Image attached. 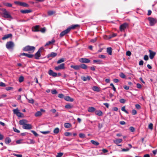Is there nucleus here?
Here are the masks:
<instances>
[{
  "label": "nucleus",
  "instance_id": "1",
  "mask_svg": "<svg viewBox=\"0 0 157 157\" xmlns=\"http://www.w3.org/2000/svg\"><path fill=\"white\" fill-rule=\"evenodd\" d=\"M28 121L27 120L23 119L20 120L19 124L20 125H23L22 128L25 129H31L32 128V126L31 124H27Z\"/></svg>",
  "mask_w": 157,
  "mask_h": 157
},
{
  "label": "nucleus",
  "instance_id": "2",
  "mask_svg": "<svg viewBox=\"0 0 157 157\" xmlns=\"http://www.w3.org/2000/svg\"><path fill=\"white\" fill-rule=\"evenodd\" d=\"M35 48L34 46L28 45L23 48V50L25 51L28 52L29 53H33L34 51Z\"/></svg>",
  "mask_w": 157,
  "mask_h": 157
},
{
  "label": "nucleus",
  "instance_id": "3",
  "mask_svg": "<svg viewBox=\"0 0 157 157\" xmlns=\"http://www.w3.org/2000/svg\"><path fill=\"white\" fill-rule=\"evenodd\" d=\"M2 10L3 12V13L2 14L3 17L6 18H10L11 17V16L9 13V12L6 10V9H2Z\"/></svg>",
  "mask_w": 157,
  "mask_h": 157
},
{
  "label": "nucleus",
  "instance_id": "4",
  "mask_svg": "<svg viewBox=\"0 0 157 157\" xmlns=\"http://www.w3.org/2000/svg\"><path fill=\"white\" fill-rule=\"evenodd\" d=\"M14 46V44L13 42H8L6 44V47L7 49H11L13 48Z\"/></svg>",
  "mask_w": 157,
  "mask_h": 157
},
{
  "label": "nucleus",
  "instance_id": "5",
  "mask_svg": "<svg viewBox=\"0 0 157 157\" xmlns=\"http://www.w3.org/2000/svg\"><path fill=\"white\" fill-rule=\"evenodd\" d=\"M71 29L68 28L66 30L63 31L60 34L59 36L60 37H62L64 36L66 34H67L70 31Z\"/></svg>",
  "mask_w": 157,
  "mask_h": 157
},
{
  "label": "nucleus",
  "instance_id": "6",
  "mask_svg": "<svg viewBox=\"0 0 157 157\" xmlns=\"http://www.w3.org/2000/svg\"><path fill=\"white\" fill-rule=\"evenodd\" d=\"M148 19L151 26L154 25L156 23V20L153 18L149 17Z\"/></svg>",
  "mask_w": 157,
  "mask_h": 157
},
{
  "label": "nucleus",
  "instance_id": "7",
  "mask_svg": "<svg viewBox=\"0 0 157 157\" xmlns=\"http://www.w3.org/2000/svg\"><path fill=\"white\" fill-rule=\"evenodd\" d=\"M54 68L56 71L63 69L65 68V64L64 63H62L58 66L55 67Z\"/></svg>",
  "mask_w": 157,
  "mask_h": 157
},
{
  "label": "nucleus",
  "instance_id": "8",
  "mask_svg": "<svg viewBox=\"0 0 157 157\" xmlns=\"http://www.w3.org/2000/svg\"><path fill=\"white\" fill-rule=\"evenodd\" d=\"M128 24L126 23H125L121 25L120 26V29L121 31H123L128 27Z\"/></svg>",
  "mask_w": 157,
  "mask_h": 157
},
{
  "label": "nucleus",
  "instance_id": "9",
  "mask_svg": "<svg viewBox=\"0 0 157 157\" xmlns=\"http://www.w3.org/2000/svg\"><path fill=\"white\" fill-rule=\"evenodd\" d=\"M43 48H40L37 52L35 55V58L36 59H39L40 56V52L41 50Z\"/></svg>",
  "mask_w": 157,
  "mask_h": 157
},
{
  "label": "nucleus",
  "instance_id": "10",
  "mask_svg": "<svg viewBox=\"0 0 157 157\" xmlns=\"http://www.w3.org/2000/svg\"><path fill=\"white\" fill-rule=\"evenodd\" d=\"M79 61L81 63H90V61L89 59L85 58H81L79 59Z\"/></svg>",
  "mask_w": 157,
  "mask_h": 157
},
{
  "label": "nucleus",
  "instance_id": "11",
  "mask_svg": "<svg viewBox=\"0 0 157 157\" xmlns=\"http://www.w3.org/2000/svg\"><path fill=\"white\" fill-rule=\"evenodd\" d=\"M149 52L150 53L149 55L150 58L151 59H152L154 58V56H155L156 53L150 50H149Z\"/></svg>",
  "mask_w": 157,
  "mask_h": 157
},
{
  "label": "nucleus",
  "instance_id": "12",
  "mask_svg": "<svg viewBox=\"0 0 157 157\" xmlns=\"http://www.w3.org/2000/svg\"><path fill=\"white\" fill-rule=\"evenodd\" d=\"M48 74L54 77H56L57 76V74L56 72H54L51 70H50L48 71Z\"/></svg>",
  "mask_w": 157,
  "mask_h": 157
},
{
  "label": "nucleus",
  "instance_id": "13",
  "mask_svg": "<svg viewBox=\"0 0 157 157\" xmlns=\"http://www.w3.org/2000/svg\"><path fill=\"white\" fill-rule=\"evenodd\" d=\"M91 78V77L90 76H87L86 77L84 76H82L81 77V79L84 81H86L87 80H90Z\"/></svg>",
  "mask_w": 157,
  "mask_h": 157
},
{
  "label": "nucleus",
  "instance_id": "14",
  "mask_svg": "<svg viewBox=\"0 0 157 157\" xmlns=\"http://www.w3.org/2000/svg\"><path fill=\"white\" fill-rule=\"evenodd\" d=\"M20 56H25L29 58H32L33 56V55L25 53H21L20 55Z\"/></svg>",
  "mask_w": 157,
  "mask_h": 157
},
{
  "label": "nucleus",
  "instance_id": "15",
  "mask_svg": "<svg viewBox=\"0 0 157 157\" xmlns=\"http://www.w3.org/2000/svg\"><path fill=\"white\" fill-rule=\"evenodd\" d=\"M39 25H36L33 27L32 28V31L34 32H39L40 31V30L39 29Z\"/></svg>",
  "mask_w": 157,
  "mask_h": 157
},
{
  "label": "nucleus",
  "instance_id": "16",
  "mask_svg": "<svg viewBox=\"0 0 157 157\" xmlns=\"http://www.w3.org/2000/svg\"><path fill=\"white\" fill-rule=\"evenodd\" d=\"M20 12L22 13H29L32 12L30 10H21Z\"/></svg>",
  "mask_w": 157,
  "mask_h": 157
},
{
  "label": "nucleus",
  "instance_id": "17",
  "mask_svg": "<svg viewBox=\"0 0 157 157\" xmlns=\"http://www.w3.org/2000/svg\"><path fill=\"white\" fill-rule=\"evenodd\" d=\"M71 67L76 70H79L80 69V65H71Z\"/></svg>",
  "mask_w": 157,
  "mask_h": 157
},
{
  "label": "nucleus",
  "instance_id": "18",
  "mask_svg": "<svg viewBox=\"0 0 157 157\" xmlns=\"http://www.w3.org/2000/svg\"><path fill=\"white\" fill-rule=\"evenodd\" d=\"M12 36L11 34L10 33L7 35H6L2 38V40H4L7 38H8Z\"/></svg>",
  "mask_w": 157,
  "mask_h": 157
},
{
  "label": "nucleus",
  "instance_id": "19",
  "mask_svg": "<svg viewBox=\"0 0 157 157\" xmlns=\"http://www.w3.org/2000/svg\"><path fill=\"white\" fill-rule=\"evenodd\" d=\"M64 98L65 100L67 101L72 102L74 101V99L69 96H66L64 97Z\"/></svg>",
  "mask_w": 157,
  "mask_h": 157
},
{
  "label": "nucleus",
  "instance_id": "20",
  "mask_svg": "<svg viewBox=\"0 0 157 157\" xmlns=\"http://www.w3.org/2000/svg\"><path fill=\"white\" fill-rule=\"evenodd\" d=\"M122 139H117L115 140H114L113 142L116 144H119L121 143V142H122Z\"/></svg>",
  "mask_w": 157,
  "mask_h": 157
},
{
  "label": "nucleus",
  "instance_id": "21",
  "mask_svg": "<svg viewBox=\"0 0 157 157\" xmlns=\"http://www.w3.org/2000/svg\"><path fill=\"white\" fill-rule=\"evenodd\" d=\"M95 114L99 116H101L103 114L101 110H96L95 111Z\"/></svg>",
  "mask_w": 157,
  "mask_h": 157
},
{
  "label": "nucleus",
  "instance_id": "22",
  "mask_svg": "<svg viewBox=\"0 0 157 157\" xmlns=\"http://www.w3.org/2000/svg\"><path fill=\"white\" fill-rule=\"evenodd\" d=\"M95 108L93 107H89L88 108V111L90 112H93L94 111L95 112Z\"/></svg>",
  "mask_w": 157,
  "mask_h": 157
},
{
  "label": "nucleus",
  "instance_id": "23",
  "mask_svg": "<svg viewBox=\"0 0 157 157\" xmlns=\"http://www.w3.org/2000/svg\"><path fill=\"white\" fill-rule=\"evenodd\" d=\"M55 42V40L54 39H52V40L50 41H48L47 42L45 45V46H48L50 44H52Z\"/></svg>",
  "mask_w": 157,
  "mask_h": 157
},
{
  "label": "nucleus",
  "instance_id": "24",
  "mask_svg": "<svg viewBox=\"0 0 157 157\" xmlns=\"http://www.w3.org/2000/svg\"><path fill=\"white\" fill-rule=\"evenodd\" d=\"M57 54L55 52H52L48 55V57H54L57 56Z\"/></svg>",
  "mask_w": 157,
  "mask_h": 157
},
{
  "label": "nucleus",
  "instance_id": "25",
  "mask_svg": "<svg viewBox=\"0 0 157 157\" xmlns=\"http://www.w3.org/2000/svg\"><path fill=\"white\" fill-rule=\"evenodd\" d=\"M93 61L94 63H97L98 64H102V61L99 59L94 60Z\"/></svg>",
  "mask_w": 157,
  "mask_h": 157
},
{
  "label": "nucleus",
  "instance_id": "26",
  "mask_svg": "<svg viewBox=\"0 0 157 157\" xmlns=\"http://www.w3.org/2000/svg\"><path fill=\"white\" fill-rule=\"evenodd\" d=\"M107 52L109 55H111L112 52V49L111 47L108 48L107 49Z\"/></svg>",
  "mask_w": 157,
  "mask_h": 157
},
{
  "label": "nucleus",
  "instance_id": "27",
  "mask_svg": "<svg viewBox=\"0 0 157 157\" xmlns=\"http://www.w3.org/2000/svg\"><path fill=\"white\" fill-rule=\"evenodd\" d=\"M80 68L84 69H86L87 68V66L84 64H81L80 65Z\"/></svg>",
  "mask_w": 157,
  "mask_h": 157
},
{
  "label": "nucleus",
  "instance_id": "28",
  "mask_svg": "<svg viewBox=\"0 0 157 157\" xmlns=\"http://www.w3.org/2000/svg\"><path fill=\"white\" fill-rule=\"evenodd\" d=\"M11 141V139L9 137L6 138L5 140V143L6 144H8Z\"/></svg>",
  "mask_w": 157,
  "mask_h": 157
},
{
  "label": "nucleus",
  "instance_id": "29",
  "mask_svg": "<svg viewBox=\"0 0 157 157\" xmlns=\"http://www.w3.org/2000/svg\"><path fill=\"white\" fill-rule=\"evenodd\" d=\"M64 126L66 128H69L71 127V125L69 123H66L64 124Z\"/></svg>",
  "mask_w": 157,
  "mask_h": 157
},
{
  "label": "nucleus",
  "instance_id": "30",
  "mask_svg": "<svg viewBox=\"0 0 157 157\" xmlns=\"http://www.w3.org/2000/svg\"><path fill=\"white\" fill-rule=\"evenodd\" d=\"M90 142L92 144H93L95 146H98L99 144V143L98 142L94 140H91Z\"/></svg>",
  "mask_w": 157,
  "mask_h": 157
},
{
  "label": "nucleus",
  "instance_id": "31",
  "mask_svg": "<svg viewBox=\"0 0 157 157\" xmlns=\"http://www.w3.org/2000/svg\"><path fill=\"white\" fill-rule=\"evenodd\" d=\"M65 107L66 109H70L73 108V106L72 105L67 104L65 106Z\"/></svg>",
  "mask_w": 157,
  "mask_h": 157
},
{
  "label": "nucleus",
  "instance_id": "32",
  "mask_svg": "<svg viewBox=\"0 0 157 157\" xmlns=\"http://www.w3.org/2000/svg\"><path fill=\"white\" fill-rule=\"evenodd\" d=\"M20 6L25 7H27L29 6V5L28 4L24 2H21Z\"/></svg>",
  "mask_w": 157,
  "mask_h": 157
},
{
  "label": "nucleus",
  "instance_id": "33",
  "mask_svg": "<svg viewBox=\"0 0 157 157\" xmlns=\"http://www.w3.org/2000/svg\"><path fill=\"white\" fill-rule=\"evenodd\" d=\"M42 114V113L41 112V111H38L35 113V115L36 117H39L41 116Z\"/></svg>",
  "mask_w": 157,
  "mask_h": 157
},
{
  "label": "nucleus",
  "instance_id": "34",
  "mask_svg": "<svg viewBox=\"0 0 157 157\" xmlns=\"http://www.w3.org/2000/svg\"><path fill=\"white\" fill-rule=\"evenodd\" d=\"M92 90L94 91H96L97 92H99V88L96 86H94L92 88Z\"/></svg>",
  "mask_w": 157,
  "mask_h": 157
},
{
  "label": "nucleus",
  "instance_id": "35",
  "mask_svg": "<svg viewBox=\"0 0 157 157\" xmlns=\"http://www.w3.org/2000/svg\"><path fill=\"white\" fill-rule=\"evenodd\" d=\"M3 4L4 5L8 7H11L12 6V4L10 3L4 2L3 3Z\"/></svg>",
  "mask_w": 157,
  "mask_h": 157
},
{
  "label": "nucleus",
  "instance_id": "36",
  "mask_svg": "<svg viewBox=\"0 0 157 157\" xmlns=\"http://www.w3.org/2000/svg\"><path fill=\"white\" fill-rule=\"evenodd\" d=\"M24 78L23 76H21L18 79L19 82L20 83L24 81Z\"/></svg>",
  "mask_w": 157,
  "mask_h": 157
},
{
  "label": "nucleus",
  "instance_id": "37",
  "mask_svg": "<svg viewBox=\"0 0 157 157\" xmlns=\"http://www.w3.org/2000/svg\"><path fill=\"white\" fill-rule=\"evenodd\" d=\"M59 131V128H56L53 131V132L55 134H57Z\"/></svg>",
  "mask_w": 157,
  "mask_h": 157
},
{
  "label": "nucleus",
  "instance_id": "38",
  "mask_svg": "<svg viewBox=\"0 0 157 157\" xmlns=\"http://www.w3.org/2000/svg\"><path fill=\"white\" fill-rule=\"evenodd\" d=\"M26 98L28 100V102L29 103H31V104H33L34 103V100L33 99L31 98L30 99H28L27 98V97H26Z\"/></svg>",
  "mask_w": 157,
  "mask_h": 157
},
{
  "label": "nucleus",
  "instance_id": "39",
  "mask_svg": "<svg viewBox=\"0 0 157 157\" xmlns=\"http://www.w3.org/2000/svg\"><path fill=\"white\" fill-rule=\"evenodd\" d=\"M64 61V58H61L57 62V64L60 63Z\"/></svg>",
  "mask_w": 157,
  "mask_h": 157
},
{
  "label": "nucleus",
  "instance_id": "40",
  "mask_svg": "<svg viewBox=\"0 0 157 157\" xmlns=\"http://www.w3.org/2000/svg\"><path fill=\"white\" fill-rule=\"evenodd\" d=\"M55 12L53 11H48V15L51 16L55 13Z\"/></svg>",
  "mask_w": 157,
  "mask_h": 157
},
{
  "label": "nucleus",
  "instance_id": "41",
  "mask_svg": "<svg viewBox=\"0 0 157 157\" xmlns=\"http://www.w3.org/2000/svg\"><path fill=\"white\" fill-rule=\"evenodd\" d=\"M79 136L82 138H85V135L83 133H79Z\"/></svg>",
  "mask_w": 157,
  "mask_h": 157
},
{
  "label": "nucleus",
  "instance_id": "42",
  "mask_svg": "<svg viewBox=\"0 0 157 157\" xmlns=\"http://www.w3.org/2000/svg\"><path fill=\"white\" fill-rule=\"evenodd\" d=\"M122 111H124L127 114H128V112L125 109V107L123 106L121 108Z\"/></svg>",
  "mask_w": 157,
  "mask_h": 157
},
{
  "label": "nucleus",
  "instance_id": "43",
  "mask_svg": "<svg viewBox=\"0 0 157 157\" xmlns=\"http://www.w3.org/2000/svg\"><path fill=\"white\" fill-rule=\"evenodd\" d=\"M79 25H72L71 27H69L68 28H70L71 29H74L76 28V27L78 26Z\"/></svg>",
  "mask_w": 157,
  "mask_h": 157
},
{
  "label": "nucleus",
  "instance_id": "44",
  "mask_svg": "<svg viewBox=\"0 0 157 157\" xmlns=\"http://www.w3.org/2000/svg\"><path fill=\"white\" fill-rule=\"evenodd\" d=\"M13 113L14 114H15L16 115L19 112V110H18L17 108L14 109L13 110Z\"/></svg>",
  "mask_w": 157,
  "mask_h": 157
},
{
  "label": "nucleus",
  "instance_id": "45",
  "mask_svg": "<svg viewBox=\"0 0 157 157\" xmlns=\"http://www.w3.org/2000/svg\"><path fill=\"white\" fill-rule=\"evenodd\" d=\"M63 153L62 152H59L58 153L57 155L56 156V157H61L63 155Z\"/></svg>",
  "mask_w": 157,
  "mask_h": 157
},
{
  "label": "nucleus",
  "instance_id": "46",
  "mask_svg": "<svg viewBox=\"0 0 157 157\" xmlns=\"http://www.w3.org/2000/svg\"><path fill=\"white\" fill-rule=\"evenodd\" d=\"M64 135L67 136H71L72 135V134L71 133L69 132H66L64 133Z\"/></svg>",
  "mask_w": 157,
  "mask_h": 157
},
{
  "label": "nucleus",
  "instance_id": "47",
  "mask_svg": "<svg viewBox=\"0 0 157 157\" xmlns=\"http://www.w3.org/2000/svg\"><path fill=\"white\" fill-rule=\"evenodd\" d=\"M50 132L49 131H41L40 132L46 135L50 133Z\"/></svg>",
  "mask_w": 157,
  "mask_h": 157
},
{
  "label": "nucleus",
  "instance_id": "48",
  "mask_svg": "<svg viewBox=\"0 0 157 157\" xmlns=\"http://www.w3.org/2000/svg\"><path fill=\"white\" fill-rule=\"evenodd\" d=\"M51 93L52 94H57V92L55 89L51 90Z\"/></svg>",
  "mask_w": 157,
  "mask_h": 157
},
{
  "label": "nucleus",
  "instance_id": "49",
  "mask_svg": "<svg viewBox=\"0 0 157 157\" xmlns=\"http://www.w3.org/2000/svg\"><path fill=\"white\" fill-rule=\"evenodd\" d=\"M153 124L151 123H150L148 125V128L151 130L153 129Z\"/></svg>",
  "mask_w": 157,
  "mask_h": 157
},
{
  "label": "nucleus",
  "instance_id": "50",
  "mask_svg": "<svg viewBox=\"0 0 157 157\" xmlns=\"http://www.w3.org/2000/svg\"><path fill=\"white\" fill-rule=\"evenodd\" d=\"M46 29L45 27L42 28L39 31L41 32V33H44L45 32Z\"/></svg>",
  "mask_w": 157,
  "mask_h": 157
},
{
  "label": "nucleus",
  "instance_id": "51",
  "mask_svg": "<svg viewBox=\"0 0 157 157\" xmlns=\"http://www.w3.org/2000/svg\"><path fill=\"white\" fill-rule=\"evenodd\" d=\"M120 76L122 78H125V75L122 73H120Z\"/></svg>",
  "mask_w": 157,
  "mask_h": 157
},
{
  "label": "nucleus",
  "instance_id": "52",
  "mask_svg": "<svg viewBox=\"0 0 157 157\" xmlns=\"http://www.w3.org/2000/svg\"><path fill=\"white\" fill-rule=\"evenodd\" d=\"M126 101L124 99L122 98L120 99V102L122 103H125Z\"/></svg>",
  "mask_w": 157,
  "mask_h": 157
},
{
  "label": "nucleus",
  "instance_id": "53",
  "mask_svg": "<svg viewBox=\"0 0 157 157\" xmlns=\"http://www.w3.org/2000/svg\"><path fill=\"white\" fill-rule=\"evenodd\" d=\"M58 97L60 98H63L64 97V95L62 94H59L58 95Z\"/></svg>",
  "mask_w": 157,
  "mask_h": 157
},
{
  "label": "nucleus",
  "instance_id": "54",
  "mask_svg": "<svg viewBox=\"0 0 157 157\" xmlns=\"http://www.w3.org/2000/svg\"><path fill=\"white\" fill-rule=\"evenodd\" d=\"M132 115H135L137 113V112L135 110L133 109L132 110Z\"/></svg>",
  "mask_w": 157,
  "mask_h": 157
},
{
  "label": "nucleus",
  "instance_id": "55",
  "mask_svg": "<svg viewBox=\"0 0 157 157\" xmlns=\"http://www.w3.org/2000/svg\"><path fill=\"white\" fill-rule=\"evenodd\" d=\"M105 56L103 55H100L98 56V58L101 59H104L105 58Z\"/></svg>",
  "mask_w": 157,
  "mask_h": 157
},
{
  "label": "nucleus",
  "instance_id": "56",
  "mask_svg": "<svg viewBox=\"0 0 157 157\" xmlns=\"http://www.w3.org/2000/svg\"><path fill=\"white\" fill-rule=\"evenodd\" d=\"M13 131L15 132H16L17 133H19L20 132V131L19 130H18L17 129L13 127Z\"/></svg>",
  "mask_w": 157,
  "mask_h": 157
},
{
  "label": "nucleus",
  "instance_id": "57",
  "mask_svg": "<svg viewBox=\"0 0 157 157\" xmlns=\"http://www.w3.org/2000/svg\"><path fill=\"white\" fill-rule=\"evenodd\" d=\"M110 86H111L113 87V90L114 91H116V88L114 86V85L112 83H111L110 84Z\"/></svg>",
  "mask_w": 157,
  "mask_h": 157
},
{
  "label": "nucleus",
  "instance_id": "58",
  "mask_svg": "<svg viewBox=\"0 0 157 157\" xmlns=\"http://www.w3.org/2000/svg\"><path fill=\"white\" fill-rule=\"evenodd\" d=\"M130 131L132 132H133L135 131V128L133 127H130L129 128Z\"/></svg>",
  "mask_w": 157,
  "mask_h": 157
},
{
  "label": "nucleus",
  "instance_id": "59",
  "mask_svg": "<svg viewBox=\"0 0 157 157\" xmlns=\"http://www.w3.org/2000/svg\"><path fill=\"white\" fill-rule=\"evenodd\" d=\"M144 59L145 60H147L148 59V57L147 55H145L144 56Z\"/></svg>",
  "mask_w": 157,
  "mask_h": 157
},
{
  "label": "nucleus",
  "instance_id": "60",
  "mask_svg": "<svg viewBox=\"0 0 157 157\" xmlns=\"http://www.w3.org/2000/svg\"><path fill=\"white\" fill-rule=\"evenodd\" d=\"M22 114H23L22 113H20V112H18V113L17 114H16V115L18 117H22Z\"/></svg>",
  "mask_w": 157,
  "mask_h": 157
},
{
  "label": "nucleus",
  "instance_id": "61",
  "mask_svg": "<svg viewBox=\"0 0 157 157\" xmlns=\"http://www.w3.org/2000/svg\"><path fill=\"white\" fill-rule=\"evenodd\" d=\"M13 155L14 156H17V157H22V155L21 154H13Z\"/></svg>",
  "mask_w": 157,
  "mask_h": 157
},
{
  "label": "nucleus",
  "instance_id": "62",
  "mask_svg": "<svg viewBox=\"0 0 157 157\" xmlns=\"http://www.w3.org/2000/svg\"><path fill=\"white\" fill-rule=\"evenodd\" d=\"M131 53L130 51H128L126 52V55L127 56H131Z\"/></svg>",
  "mask_w": 157,
  "mask_h": 157
},
{
  "label": "nucleus",
  "instance_id": "63",
  "mask_svg": "<svg viewBox=\"0 0 157 157\" xmlns=\"http://www.w3.org/2000/svg\"><path fill=\"white\" fill-rule=\"evenodd\" d=\"M0 86L2 87H5L6 86L5 84L2 82H0Z\"/></svg>",
  "mask_w": 157,
  "mask_h": 157
},
{
  "label": "nucleus",
  "instance_id": "64",
  "mask_svg": "<svg viewBox=\"0 0 157 157\" xmlns=\"http://www.w3.org/2000/svg\"><path fill=\"white\" fill-rule=\"evenodd\" d=\"M31 132L34 134V135L35 136H38V135L35 131H34L33 130H31Z\"/></svg>",
  "mask_w": 157,
  "mask_h": 157
}]
</instances>
